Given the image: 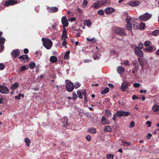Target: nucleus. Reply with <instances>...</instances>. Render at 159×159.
Segmentation results:
<instances>
[{"label":"nucleus","instance_id":"nucleus-29","mask_svg":"<svg viewBox=\"0 0 159 159\" xmlns=\"http://www.w3.org/2000/svg\"><path fill=\"white\" fill-rule=\"evenodd\" d=\"M25 141L27 146L29 147L30 143V140L28 138H26L25 139Z\"/></svg>","mask_w":159,"mask_h":159},{"label":"nucleus","instance_id":"nucleus-42","mask_svg":"<svg viewBox=\"0 0 159 159\" xmlns=\"http://www.w3.org/2000/svg\"><path fill=\"white\" fill-rule=\"evenodd\" d=\"M107 159H113V155L112 154H109L107 156Z\"/></svg>","mask_w":159,"mask_h":159},{"label":"nucleus","instance_id":"nucleus-27","mask_svg":"<svg viewBox=\"0 0 159 159\" xmlns=\"http://www.w3.org/2000/svg\"><path fill=\"white\" fill-rule=\"evenodd\" d=\"M126 28L127 30H131L132 29V26L131 23H127L126 25Z\"/></svg>","mask_w":159,"mask_h":159},{"label":"nucleus","instance_id":"nucleus-26","mask_svg":"<svg viewBox=\"0 0 159 159\" xmlns=\"http://www.w3.org/2000/svg\"><path fill=\"white\" fill-rule=\"evenodd\" d=\"M84 24L85 25L88 26H90L91 25V22L89 20H84Z\"/></svg>","mask_w":159,"mask_h":159},{"label":"nucleus","instance_id":"nucleus-3","mask_svg":"<svg viewBox=\"0 0 159 159\" xmlns=\"http://www.w3.org/2000/svg\"><path fill=\"white\" fill-rule=\"evenodd\" d=\"M152 16V14L146 12L145 14L140 16L139 17V18L141 20L146 21L151 18Z\"/></svg>","mask_w":159,"mask_h":159},{"label":"nucleus","instance_id":"nucleus-23","mask_svg":"<svg viewBox=\"0 0 159 159\" xmlns=\"http://www.w3.org/2000/svg\"><path fill=\"white\" fill-rule=\"evenodd\" d=\"M153 111L155 112L159 111V105H154L152 107Z\"/></svg>","mask_w":159,"mask_h":159},{"label":"nucleus","instance_id":"nucleus-30","mask_svg":"<svg viewBox=\"0 0 159 159\" xmlns=\"http://www.w3.org/2000/svg\"><path fill=\"white\" fill-rule=\"evenodd\" d=\"M70 53V52L69 51H66V52L64 58L65 59H68L69 57V54Z\"/></svg>","mask_w":159,"mask_h":159},{"label":"nucleus","instance_id":"nucleus-56","mask_svg":"<svg viewBox=\"0 0 159 159\" xmlns=\"http://www.w3.org/2000/svg\"><path fill=\"white\" fill-rule=\"evenodd\" d=\"M72 95L73 96V98L74 99L76 98L77 97V96L76 94V93L75 92H73L72 93Z\"/></svg>","mask_w":159,"mask_h":159},{"label":"nucleus","instance_id":"nucleus-34","mask_svg":"<svg viewBox=\"0 0 159 159\" xmlns=\"http://www.w3.org/2000/svg\"><path fill=\"white\" fill-rule=\"evenodd\" d=\"M104 130L108 132H111L112 131V129L109 126H107L105 127Z\"/></svg>","mask_w":159,"mask_h":159},{"label":"nucleus","instance_id":"nucleus-60","mask_svg":"<svg viewBox=\"0 0 159 159\" xmlns=\"http://www.w3.org/2000/svg\"><path fill=\"white\" fill-rule=\"evenodd\" d=\"M151 136H152V134L150 133H148V135L147 136V138L148 139H150L151 137Z\"/></svg>","mask_w":159,"mask_h":159},{"label":"nucleus","instance_id":"nucleus-18","mask_svg":"<svg viewBox=\"0 0 159 159\" xmlns=\"http://www.w3.org/2000/svg\"><path fill=\"white\" fill-rule=\"evenodd\" d=\"M61 122L63 123V126L66 127L67 125L68 118L67 117H65L62 118Z\"/></svg>","mask_w":159,"mask_h":159},{"label":"nucleus","instance_id":"nucleus-53","mask_svg":"<svg viewBox=\"0 0 159 159\" xmlns=\"http://www.w3.org/2000/svg\"><path fill=\"white\" fill-rule=\"evenodd\" d=\"M5 67L4 65L2 63H0V70H3Z\"/></svg>","mask_w":159,"mask_h":159},{"label":"nucleus","instance_id":"nucleus-32","mask_svg":"<svg viewBox=\"0 0 159 159\" xmlns=\"http://www.w3.org/2000/svg\"><path fill=\"white\" fill-rule=\"evenodd\" d=\"M101 1L103 5L106 4H109L110 3V0H102Z\"/></svg>","mask_w":159,"mask_h":159},{"label":"nucleus","instance_id":"nucleus-55","mask_svg":"<svg viewBox=\"0 0 159 159\" xmlns=\"http://www.w3.org/2000/svg\"><path fill=\"white\" fill-rule=\"evenodd\" d=\"M146 124L147 125H148V127H150L151 126V122L150 121H147V122H146Z\"/></svg>","mask_w":159,"mask_h":159},{"label":"nucleus","instance_id":"nucleus-1","mask_svg":"<svg viewBox=\"0 0 159 159\" xmlns=\"http://www.w3.org/2000/svg\"><path fill=\"white\" fill-rule=\"evenodd\" d=\"M43 46L48 49H50L52 45V42L50 39L43 38L42 39Z\"/></svg>","mask_w":159,"mask_h":159},{"label":"nucleus","instance_id":"nucleus-47","mask_svg":"<svg viewBox=\"0 0 159 159\" xmlns=\"http://www.w3.org/2000/svg\"><path fill=\"white\" fill-rule=\"evenodd\" d=\"M124 65H126L127 66L129 65V61L127 60H124L123 61Z\"/></svg>","mask_w":159,"mask_h":159},{"label":"nucleus","instance_id":"nucleus-57","mask_svg":"<svg viewBox=\"0 0 159 159\" xmlns=\"http://www.w3.org/2000/svg\"><path fill=\"white\" fill-rule=\"evenodd\" d=\"M139 49L140 48H142L143 47V44L141 43H139Z\"/></svg>","mask_w":159,"mask_h":159},{"label":"nucleus","instance_id":"nucleus-50","mask_svg":"<svg viewBox=\"0 0 159 159\" xmlns=\"http://www.w3.org/2000/svg\"><path fill=\"white\" fill-rule=\"evenodd\" d=\"M21 97V94L19 93L18 95L16 96L15 97V98L17 99L18 100H20V97Z\"/></svg>","mask_w":159,"mask_h":159},{"label":"nucleus","instance_id":"nucleus-58","mask_svg":"<svg viewBox=\"0 0 159 159\" xmlns=\"http://www.w3.org/2000/svg\"><path fill=\"white\" fill-rule=\"evenodd\" d=\"M26 68L25 66H23L21 67L20 69L21 71L25 70Z\"/></svg>","mask_w":159,"mask_h":159},{"label":"nucleus","instance_id":"nucleus-43","mask_svg":"<svg viewBox=\"0 0 159 159\" xmlns=\"http://www.w3.org/2000/svg\"><path fill=\"white\" fill-rule=\"evenodd\" d=\"M134 125L135 123L134 121H132L129 124V127L133 128L134 126Z\"/></svg>","mask_w":159,"mask_h":159},{"label":"nucleus","instance_id":"nucleus-22","mask_svg":"<svg viewBox=\"0 0 159 159\" xmlns=\"http://www.w3.org/2000/svg\"><path fill=\"white\" fill-rule=\"evenodd\" d=\"M57 60V58L55 56H52L50 57V61L51 63H55Z\"/></svg>","mask_w":159,"mask_h":159},{"label":"nucleus","instance_id":"nucleus-41","mask_svg":"<svg viewBox=\"0 0 159 159\" xmlns=\"http://www.w3.org/2000/svg\"><path fill=\"white\" fill-rule=\"evenodd\" d=\"M159 34V31L158 30H155L152 32V34L154 36H157Z\"/></svg>","mask_w":159,"mask_h":159},{"label":"nucleus","instance_id":"nucleus-14","mask_svg":"<svg viewBox=\"0 0 159 159\" xmlns=\"http://www.w3.org/2000/svg\"><path fill=\"white\" fill-rule=\"evenodd\" d=\"M61 21L63 27H66L68 26V22L66 16L62 17L61 19Z\"/></svg>","mask_w":159,"mask_h":159},{"label":"nucleus","instance_id":"nucleus-21","mask_svg":"<svg viewBox=\"0 0 159 159\" xmlns=\"http://www.w3.org/2000/svg\"><path fill=\"white\" fill-rule=\"evenodd\" d=\"M124 68L122 66H119L117 68V71L119 74H121L124 71Z\"/></svg>","mask_w":159,"mask_h":159},{"label":"nucleus","instance_id":"nucleus-15","mask_svg":"<svg viewBox=\"0 0 159 159\" xmlns=\"http://www.w3.org/2000/svg\"><path fill=\"white\" fill-rule=\"evenodd\" d=\"M139 61L140 65H141L142 67H144L147 66V62L146 60L139 59Z\"/></svg>","mask_w":159,"mask_h":159},{"label":"nucleus","instance_id":"nucleus-13","mask_svg":"<svg viewBox=\"0 0 159 159\" xmlns=\"http://www.w3.org/2000/svg\"><path fill=\"white\" fill-rule=\"evenodd\" d=\"M8 92V89L6 86H0V92L4 94H7Z\"/></svg>","mask_w":159,"mask_h":159},{"label":"nucleus","instance_id":"nucleus-48","mask_svg":"<svg viewBox=\"0 0 159 159\" xmlns=\"http://www.w3.org/2000/svg\"><path fill=\"white\" fill-rule=\"evenodd\" d=\"M134 86L135 88L139 87L141 86V84L138 83H134Z\"/></svg>","mask_w":159,"mask_h":159},{"label":"nucleus","instance_id":"nucleus-20","mask_svg":"<svg viewBox=\"0 0 159 159\" xmlns=\"http://www.w3.org/2000/svg\"><path fill=\"white\" fill-rule=\"evenodd\" d=\"M128 84L126 82L122 83L121 86V90L124 91L128 88Z\"/></svg>","mask_w":159,"mask_h":159},{"label":"nucleus","instance_id":"nucleus-28","mask_svg":"<svg viewBox=\"0 0 159 159\" xmlns=\"http://www.w3.org/2000/svg\"><path fill=\"white\" fill-rule=\"evenodd\" d=\"M122 143L123 145H125L126 147H128L130 145L131 143H130L122 140Z\"/></svg>","mask_w":159,"mask_h":159},{"label":"nucleus","instance_id":"nucleus-7","mask_svg":"<svg viewBox=\"0 0 159 159\" xmlns=\"http://www.w3.org/2000/svg\"><path fill=\"white\" fill-rule=\"evenodd\" d=\"M134 52L136 55L139 57H142L143 55V52L137 47L135 48Z\"/></svg>","mask_w":159,"mask_h":159},{"label":"nucleus","instance_id":"nucleus-10","mask_svg":"<svg viewBox=\"0 0 159 159\" xmlns=\"http://www.w3.org/2000/svg\"><path fill=\"white\" fill-rule=\"evenodd\" d=\"M128 4L131 7H136L140 4V2L138 1L135 0L129 2L128 3Z\"/></svg>","mask_w":159,"mask_h":159},{"label":"nucleus","instance_id":"nucleus-24","mask_svg":"<svg viewBox=\"0 0 159 159\" xmlns=\"http://www.w3.org/2000/svg\"><path fill=\"white\" fill-rule=\"evenodd\" d=\"M88 131L91 133L95 134L96 132V130L95 128L91 127L89 129Z\"/></svg>","mask_w":159,"mask_h":159},{"label":"nucleus","instance_id":"nucleus-51","mask_svg":"<svg viewBox=\"0 0 159 159\" xmlns=\"http://www.w3.org/2000/svg\"><path fill=\"white\" fill-rule=\"evenodd\" d=\"M62 46H64L65 47V48H67V46H66V45L67 44L66 40L63 41V42H62Z\"/></svg>","mask_w":159,"mask_h":159},{"label":"nucleus","instance_id":"nucleus-2","mask_svg":"<svg viewBox=\"0 0 159 159\" xmlns=\"http://www.w3.org/2000/svg\"><path fill=\"white\" fill-rule=\"evenodd\" d=\"M103 6L101 1L99 0L95 2L90 6V7L95 9H98Z\"/></svg>","mask_w":159,"mask_h":159},{"label":"nucleus","instance_id":"nucleus-35","mask_svg":"<svg viewBox=\"0 0 159 159\" xmlns=\"http://www.w3.org/2000/svg\"><path fill=\"white\" fill-rule=\"evenodd\" d=\"M35 66V64L34 62H32L29 65V67L31 69H33Z\"/></svg>","mask_w":159,"mask_h":159},{"label":"nucleus","instance_id":"nucleus-11","mask_svg":"<svg viewBox=\"0 0 159 159\" xmlns=\"http://www.w3.org/2000/svg\"><path fill=\"white\" fill-rule=\"evenodd\" d=\"M105 13L107 14H110L115 11L114 8L111 7H107L104 9Z\"/></svg>","mask_w":159,"mask_h":159},{"label":"nucleus","instance_id":"nucleus-44","mask_svg":"<svg viewBox=\"0 0 159 159\" xmlns=\"http://www.w3.org/2000/svg\"><path fill=\"white\" fill-rule=\"evenodd\" d=\"M131 18L130 16H127L126 18V22L127 23H130V21H131Z\"/></svg>","mask_w":159,"mask_h":159},{"label":"nucleus","instance_id":"nucleus-63","mask_svg":"<svg viewBox=\"0 0 159 159\" xmlns=\"http://www.w3.org/2000/svg\"><path fill=\"white\" fill-rule=\"evenodd\" d=\"M77 10L79 13H82L83 11L80 8H78Z\"/></svg>","mask_w":159,"mask_h":159},{"label":"nucleus","instance_id":"nucleus-5","mask_svg":"<svg viewBox=\"0 0 159 159\" xmlns=\"http://www.w3.org/2000/svg\"><path fill=\"white\" fill-rule=\"evenodd\" d=\"M115 32L116 34L118 35L121 36H124L126 35V34L125 30L124 29L121 28H117L116 29Z\"/></svg>","mask_w":159,"mask_h":159},{"label":"nucleus","instance_id":"nucleus-16","mask_svg":"<svg viewBox=\"0 0 159 159\" xmlns=\"http://www.w3.org/2000/svg\"><path fill=\"white\" fill-rule=\"evenodd\" d=\"M19 59L23 62H25V60H28V56L27 55H24L19 57Z\"/></svg>","mask_w":159,"mask_h":159},{"label":"nucleus","instance_id":"nucleus-45","mask_svg":"<svg viewBox=\"0 0 159 159\" xmlns=\"http://www.w3.org/2000/svg\"><path fill=\"white\" fill-rule=\"evenodd\" d=\"M5 41V39L2 38H0V45L2 44Z\"/></svg>","mask_w":159,"mask_h":159},{"label":"nucleus","instance_id":"nucleus-40","mask_svg":"<svg viewBox=\"0 0 159 159\" xmlns=\"http://www.w3.org/2000/svg\"><path fill=\"white\" fill-rule=\"evenodd\" d=\"M105 113L109 117H110L111 116V112L109 110H105Z\"/></svg>","mask_w":159,"mask_h":159},{"label":"nucleus","instance_id":"nucleus-31","mask_svg":"<svg viewBox=\"0 0 159 159\" xmlns=\"http://www.w3.org/2000/svg\"><path fill=\"white\" fill-rule=\"evenodd\" d=\"M145 50L148 51V52H152L153 50V47L152 46H150L148 48H144Z\"/></svg>","mask_w":159,"mask_h":159},{"label":"nucleus","instance_id":"nucleus-54","mask_svg":"<svg viewBox=\"0 0 159 159\" xmlns=\"http://www.w3.org/2000/svg\"><path fill=\"white\" fill-rule=\"evenodd\" d=\"M86 138L89 141H90L91 140V137L90 135H87Z\"/></svg>","mask_w":159,"mask_h":159},{"label":"nucleus","instance_id":"nucleus-64","mask_svg":"<svg viewBox=\"0 0 159 159\" xmlns=\"http://www.w3.org/2000/svg\"><path fill=\"white\" fill-rule=\"evenodd\" d=\"M91 61L88 59H85L84 60V61L85 62H89Z\"/></svg>","mask_w":159,"mask_h":159},{"label":"nucleus","instance_id":"nucleus-25","mask_svg":"<svg viewBox=\"0 0 159 159\" xmlns=\"http://www.w3.org/2000/svg\"><path fill=\"white\" fill-rule=\"evenodd\" d=\"M19 85V84L17 83H15L14 84H12L11 87V89L12 90H14L17 89Z\"/></svg>","mask_w":159,"mask_h":159},{"label":"nucleus","instance_id":"nucleus-61","mask_svg":"<svg viewBox=\"0 0 159 159\" xmlns=\"http://www.w3.org/2000/svg\"><path fill=\"white\" fill-rule=\"evenodd\" d=\"M75 18L74 17H72L70 18V19H68V21H73L75 20Z\"/></svg>","mask_w":159,"mask_h":159},{"label":"nucleus","instance_id":"nucleus-19","mask_svg":"<svg viewBox=\"0 0 159 159\" xmlns=\"http://www.w3.org/2000/svg\"><path fill=\"white\" fill-rule=\"evenodd\" d=\"M101 122L102 124L105 125L109 123V120L106 118L104 116H103L101 119Z\"/></svg>","mask_w":159,"mask_h":159},{"label":"nucleus","instance_id":"nucleus-36","mask_svg":"<svg viewBox=\"0 0 159 159\" xmlns=\"http://www.w3.org/2000/svg\"><path fill=\"white\" fill-rule=\"evenodd\" d=\"M145 24L144 23H141L140 25V29L141 30H144Z\"/></svg>","mask_w":159,"mask_h":159},{"label":"nucleus","instance_id":"nucleus-52","mask_svg":"<svg viewBox=\"0 0 159 159\" xmlns=\"http://www.w3.org/2000/svg\"><path fill=\"white\" fill-rule=\"evenodd\" d=\"M88 3V2L86 0H84V1L83 2V6L84 7H85Z\"/></svg>","mask_w":159,"mask_h":159},{"label":"nucleus","instance_id":"nucleus-9","mask_svg":"<svg viewBox=\"0 0 159 159\" xmlns=\"http://www.w3.org/2000/svg\"><path fill=\"white\" fill-rule=\"evenodd\" d=\"M11 54L13 57L16 58L20 55V52L18 49H15L12 51Z\"/></svg>","mask_w":159,"mask_h":159},{"label":"nucleus","instance_id":"nucleus-17","mask_svg":"<svg viewBox=\"0 0 159 159\" xmlns=\"http://www.w3.org/2000/svg\"><path fill=\"white\" fill-rule=\"evenodd\" d=\"M48 10L50 12H55L57 11L58 9L56 7H48Z\"/></svg>","mask_w":159,"mask_h":159},{"label":"nucleus","instance_id":"nucleus-59","mask_svg":"<svg viewBox=\"0 0 159 159\" xmlns=\"http://www.w3.org/2000/svg\"><path fill=\"white\" fill-rule=\"evenodd\" d=\"M24 52L25 54H26L28 53L29 50L25 48L24 50Z\"/></svg>","mask_w":159,"mask_h":159},{"label":"nucleus","instance_id":"nucleus-62","mask_svg":"<svg viewBox=\"0 0 159 159\" xmlns=\"http://www.w3.org/2000/svg\"><path fill=\"white\" fill-rule=\"evenodd\" d=\"M83 95L84 96V97L86 96V93L85 90H84L82 93Z\"/></svg>","mask_w":159,"mask_h":159},{"label":"nucleus","instance_id":"nucleus-33","mask_svg":"<svg viewBox=\"0 0 159 159\" xmlns=\"http://www.w3.org/2000/svg\"><path fill=\"white\" fill-rule=\"evenodd\" d=\"M109 90V88L108 87H106L103 91L101 92V93L102 94H104L106 93Z\"/></svg>","mask_w":159,"mask_h":159},{"label":"nucleus","instance_id":"nucleus-49","mask_svg":"<svg viewBox=\"0 0 159 159\" xmlns=\"http://www.w3.org/2000/svg\"><path fill=\"white\" fill-rule=\"evenodd\" d=\"M80 86V84L78 82H76L75 83V87L76 88H78Z\"/></svg>","mask_w":159,"mask_h":159},{"label":"nucleus","instance_id":"nucleus-37","mask_svg":"<svg viewBox=\"0 0 159 159\" xmlns=\"http://www.w3.org/2000/svg\"><path fill=\"white\" fill-rule=\"evenodd\" d=\"M98 14L100 16H103L104 15V12L103 11L102 9H100L98 11Z\"/></svg>","mask_w":159,"mask_h":159},{"label":"nucleus","instance_id":"nucleus-46","mask_svg":"<svg viewBox=\"0 0 159 159\" xmlns=\"http://www.w3.org/2000/svg\"><path fill=\"white\" fill-rule=\"evenodd\" d=\"M77 93L79 98H82V96L81 92L79 91L77 92Z\"/></svg>","mask_w":159,"mask_h":159},{"label":"nucleus","instance_id":"nucleus-8","mask_svg":"<svg viewBox=\"0 0 159 159\" xmlns=\"http://www.w3.org/2000/svg\"><path fill=\"white\" fill-rule=\"evenodd\" d=\"M68 38V37L67 35L66 29L65 28H64L61 39L63 41H65L66 40V39Z\"/></svg>","mask_w":159,"mask_h":159},{"label":"nucleus","instance_id":"nucleus-12","mask_svg":"<svg viewBox=\"0 0 159 159\" xmlns=\"http://www.w3.org/2000/svg\"><path fill=\"white\" fill-rule=\"evenodd\" d=\"M17 2L16 1L14 0H9L6 1L5 4V5L6 7H8L10 5H13L16 3Z\"/></svg>","mask_w":159,"mask_h":159},{"label":"nucleus","instance_id":"nucleus-38","mask_svg":"<svg viewBox=\"0 0 159 159\" xmlns=\"http://www.w3.org/2000/svg\"><path fill=\"white\" fill-rule=\"evenodd\" d=\"M152 43L149 41H146L145 42L144 45L146 47L151 46Z\"/></svg>","mask_w":159,"mask_h":159},{"label":"nucleus","instance_id":"nucleus-4","mask_svg":"<svg viewBox=\"0 0 159 159\" xmlns=\"http://www.w3.org/2000/svg\"><path fill=\"white\" fill-rule=\"evenodd\" d=\"M130 113L128 111H118L116 113V116L118 117L127 116L130 115Z\"/></svg>","mask_w":159,"mask_h":159},{"label":"nucleus","instance_id":"nucleus-39","mask_svg":"<svg viewBox=\"0 0 159 159\" xmlns=\"http://www.w3.org/2000/svg\"><path fill=\"white\" fill-rule=\"evenodd\" d=\"M86 39L87 41H90V42L93 41V43H95L96 42V40L94 38L91 39H89L87 38H86Z\"/></svg>","mask_w":159,"mask_h":159},{"label":"nucleus","instance_id":"nucleus-6","mask_svg":"<svg viewBox=\"0 0 159 159\" xmlns=\"http://www.w3.org/2000/svg\"><path fill=\"white\" fill-rule=\"evenodd\" d=\"M74 87V84L72 83H68L66 85V90L69 92L72 91L73 90Z\"/></svg>","mask_w":159,"mask_h":159}]
</instances>
